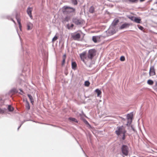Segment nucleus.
<instances>
[{"mask_svg": "<svg viewBox=\"0 0 157 157\" xmlns=\"http://www.w3.org/2000/svg\"><path fill=\"white\" fill-rule=\"evenodd\" d=\"M126 132L127 131L126 130L125 127L123 125L117 127L115 131V133L117 135H123L122 139L123 140H124L125 139V134Z\"/></svg>", "mask_w": 157, "mask_h": 157, "instance_id": "nucleus-1", "label": "nucleus"}, {"mask_svg": "<svg viewBox=\"0 0 157 157\" xmlns=\"http://www.w3.org/2000/svg\"><path fill=\"white\" fill-rule=\"evenodd\" d=\"M62 11L64 14H67L75 12V9L67 6H64L61 9Z\"/></svg>", "mask_w": 157, "mask_h": 157, "instance_id": "nucleus-2", "label": "nucleus"}, {"mask_svg": "<svg viewBox=\"0 0 157 157\" xmlns=\"http://www.w3.org/2000/svg\"><path fill=\"white\" fill-rule=\"evenodd\" d=\"M121 151L124 155L127 156L128 155L129 148L127 146L123 145L121 147Z\"/></svg>", "mask_w": 157, "mask_h": 157, "instance_id": "nucleus-3", "label": "nucleus"}, {"mask_svg": "<svg viewBox=\"0 0 157 157\" xmlns=\"http://www.w3.org/2000/svg\"><path fill=\"white\" fill-rule=\"evenodd\" d=\"M96 54V51L94 49H91L89 50L88 54L87 55V58L92 60L93 57Z\"/></svg>", "mask_w": 157, "mask_h": 157, "instance_id": "nucleus-4", "label": "nucleus"}, {"mask_svg": "<svg viewBox=\"0 0 157 157\" xmlns=\"http://www.w3.org/2000/svg\"><path fill=\"white\" fill-rule=\"evenodd\" d=\"M72 22L75 24L79 25L83 23V21L81 19H79L76 18H73Z\"/></svg>", "mask_w": 157, "mask_h": 157, "instance_id": "nucleus-5", "label": "nucleus"}, {"mask_svg": "<svg viewBox=\"0 0 157 157\" xmlns=\"http://www.w3.org/2000/svg\"><path fill=\"white\" fill-rule=\"evenodd\" d=\"M20 14L19 13H17L16 15V18L17 20V22L19 25V27L20 30H21V19H20Z\"/></svg>", "mask_w": 157, "mask_h": 157, "instance_id": "nucleus-6", "label": "nucleus"}, {"mask_svg": "<svg viewBox=\"0 0 157 157\" xmlns=\"http://www.w3.org/2000/svg\"><path fill=\"white\" fill-rule=\"evenodd\" d=\"M73 39L75 40H78L81 37V35L79 33H75L72 36Z\"/></svg>", "mask_w": 157, "mask_h": 157, "instance_id": "nucleus-7", "label": "nucleus"}, {"mask_svg": "<svg viewBox=\"0 0 157 157\" xmlns=\"http://www.w3.org/2000/svg\"><path fill=\"white\" fill-rule=\"evenodd\" d=\"M149 75L150 76H153L155 75L154 66L151 67L149 71Z\"/></svg>", "mask_w": 157, "mask_h": 157, "instance_id": "nucleus-8", "label": "nucleus"}, {"mask_svg": "<svg viewBox=\"0 0 157 157\" xmlns=\"http://www.w3.org/2000/svg\"><path fill=\"white\" fill-rule=\"evenodd\" d=\"M130 25V24L128 23H125L122 24L120 27V29H122L124 28H128Z\"/></svg>", "mask_w": 157, "mask_h": 157, "instance_id": "nucleus-9", "label": "nucleus"}, {"mask_svg": "<svg viewBox=\"0 0 157 157\" xmlns=\"http://www.w3.org/2000/svg\"><path fill=\"white\" fill-rule=\"evenodd\" d=\"M80 58L84 62L85 59L86 58V53L83 52L80 55Z\"/></svg>", "mask_w": 157, "mask_h": 157, "instance_id": "nucleus-10", "label": "nucleus"}, {"mask_svg": "<svg viewBox=\"0 0 157 157\" xmlns=\"http://www.w3.org/2000/svg\"><path fill=\"white\" fill-rule=\"evenodd\" d=\"M33 10V8H32L29 7L28 8L27 12L28 14L29 15L31 18L32 17V12Z\"/></svg>", "mask_w": 157, "mask_h": 157, "instance_id": "nucleus-11", "label": "nucleus"}, {"mask_svg": "<svg viewBox=\"0 0 157 157\" xmlns=\"http://www.w3.org/2000/svg\"><path fill=\"white\" fill-rule=\"evenodd\" d=\"M27 29L28 30L31 29L33 26V24L30 22H28L27 23Z\"/></svg>", "mask_w": 157, "mask_h": 157, "instance_id": "nucleus-12", "label": "nucleus"}, {"mask_svg": "<svg viewBox=\"0 0 157 157\" xmlns=\"http://www.w3.org/2000/svg\"><path fill=\"white\" fill-rule=\"evenodd\" d=\"M95 92L97 93V96L100 97H101V92L98 89H96L95 90Z\"/></svg>", "mask_w": 157, "mask_h": 157, "instance_id": "nucleus-13", "label": "nucleus"}, {"mask_svg": "<svg viewBox=\"0 0 157 157\" xmlns=\"http://www.w3.org/2000/svg\"><path fill=\"white\" fill-rule=\"evenodd\" d=\"M100 37L98 36H94L92 37V40L95 43H97V40L100 39Z\"/></svg>", "mask_w": 157, "mask_h": 157, "instance_id": "nucleus-14", "label": "nucleus"}, {"mask_svg": "<svg viewBox=\"0 0 157 157\" xmlns=\"http://www.w3.org/2000/svg\"><path fill=\"white\" fill-rule=\"evenodd\" d=\"M72 68L73 69L75 70L77 67V64L75 62H73L71 63Z\"/></svg>", "mask_w": 157, "mask_h": 157, "instance_id": "nucleus-15", "label": "nucleus"}, {"mask_svg": "<svg viewBox=\"0 0 157 157\" xmlns=\"http://www.w3.org/2000/svg\"><path fill=\"white\" fill-rule=\"evenodd\" d=\"M26 103L25 107L26 109L27 110H29L30 109V106L29 102L27 100L26 101Z\"/></svg>", "mask_w": 157, "mask_h": 157, "instance_id": "nucleus-16", "label": "nucleus"}, {"mask_svg": "<svg viewBox=\"0 0 157 157\" xmlns=\"http://www.w3.org/2000/svg\"><path fill=\"white\" fill-rule=\"evenodd\" d=\"M66 58V54H64L63 56V60L62 63V66H63L64 65L65 62V60Z\"/></svg>", "mask_w": 157, "mask_h": 157, "instance_id": "nucleus-17", "label": "nucleus"}, {"mask_svg": "<svg viewBox=\"0 0 157 157\" xmlns=\"http://www.w3.org/2000/svg\"><path fill=\"white\" fill-rule=\"evenodd\" d=\"M28 96L29 98L30 101L32 103V104H33V103L34 102V101L33 98V97L31 95L29 94H28Z\"/></svg>", "mask_w": 157, "mask_h": 157, "instance_id": "nucleus-18", "label": "nucleus"}, {"mask_svg": "<svg viewBox=\"0 0 157 157\" xmlns=\"http://www.w3.org/2000/svg\"><path fill=\"white\" fill-rule=\"evenodd\" d=\"M134 21L135 22L138 23H140L141 22V19L139 18H135L134 20Z\"/></svg>", "mask_w": 157, "mask_h": 157, "instance_id": "nucleus-19", "label": "nucleus"}, {"mask_svg": "<svg viewBox=\"0 0 157 157\" xmlns=\"http://www.w3.org/2000/svg\"><path fill=\"white\" fill-rule=\"evenodd\" d=\"M94 7L92 6H91L90 8L89 12L90 13H94Z\"/></svg>", "mask_w": 157, "mask_h": 157, "instance_id": "nucleus-20", "label": "nucleus"}, {"mask_svg": "<svg viewBox=\"0 0 157 157\" xmlns=\"http://www.w3.org/2000/svg\"><path fill=\"white\" fill-rule=\"evenodd\" d=\"M147 83L150 85H152L154 83V82L151 80H148L147 81Z\"/></svg>", "mask_w": 157, "mask_h": 157, "instance_id": "nucleus-21", "label": "nucleus"}, {"mask_svg": "<svg viewBox=\"0 0 157 157\" xmlns=\"http://www.w3.org/2000/svg\"><path fill=\"white\" fill-rule=\"evenodd\" d=\"M74 26V25L73 24H71L70 26L69 24H68L67 25V27L68 29H70L71 28H73Z\"/></svg>", "mask_w": 157, "mask_h": 157, "instance_id": "nucleus-22", "label": "nucleus"}, {"mask_svg": "<svg viewBox=\"0 0 157 157\" xmlns=\"http://www.w3.org/2000/svg\"><path fill=\"white\" fill-rule=\"evenodd\" d=\"M69 120L71 121H73L75 122H78L77 120L75 118L70 117L69 118Z\"/></svg>", "mask_w": 157, "mask_h": 157, "instance_id": "nucleus-23", "label": "nucleus"}, {"mask_svg": "<svg viewBox=\"0 0 157 157\" xmlns=\"http://www.w3.org/2000/svg\"><path fill=\"white\" fill-rule=\"evenodd\" d=\"M8 109L10 111H12L13 110V108L10 105H9Z\"/></svg>", "mask_w": 157, "mask_h": 157, "instance_id": "nucleus-24", "label": "nucleus"}, {"mask_svg": "<svg viewBox=\"0 0 157 157\" xmlns=\"http://www.w3.org/2000/svg\"><path fill=\"white\" fill-rule=\"evenodd\" d=\"M119 22L118 20H115L113 23V25H115L118 23Z\"/></svg>", "mask_w": 157, "mask_h": 157, "instance_id": "nucleus-25", "label": "nucleus"}, {"mask_svg": "<svg viewBox=\"0 0 157 157\" xmlns=\"http://www.w3.org/2000/svg\"><path fill=\"white\" fill-rule=\"evenodd\" d=\"M72 2L74 5H76L78 4V2L77 0H71Z\"/></svg>", "mask_w": 157, "mask_h": 157, "instance_id": "nucleus-26", "label": "nucleus"}, {"mask_svg": "<svg viewBox=\"0 0 157 157\" xmlns=\"http://www.w3.org/2000/svg\"><path fill=\"white\" fill-rule=\"evenodd\" d=\"M58 39V37L55 36L52 39V42H54Z\"/></svg>", "mask_w": 157, "mask_h": 157, "instance_id": "nucleus-27", "label": "nucleus"}, {"mask_svg": "<svg viewBox=\"0 0 157 157\" xmlns=\"http://www.w3.org/2000/svg\"><path fill=\"white\" fill-rule=\"evenodd\" d=\"M90 83L88 81H86L85 82V85L86 86H88L90 85Z\"/></svg>", "mask_w": 157, "mask_h": 157, "instance_id": "nucleus-28", "label": "nucleus"}, {"mask_svg": "<svg viewBox=\"0 0 157 157\" xmlns=\"http://www.w3.org/2000/svg\"><path fill=\"white\" fill-rule=\"evenodd\" d=\"M128 119L132 120V114H128L127 116Z\"/></svg>", "mask_w": 157, "mask_h": 157, "instance_id": "nucleus-29", "label": "nucleus"}, {"mask_svg": "<svg viewBox=\"0 0 157 157\" xmlns=\"http://www.w3.org/2000/svg\"><path fill=\"white\" fill-rule=\"evenodd\" d=\"M125 59L124 56H121L120 57V60L121 61H123L125 60Z\"/></svg>", "mask_w": 157, "mask_h": 157, "instance_id": "nucleus-30", "label": "nucleus"}, {"mask_svg": "<svg viewBox=\"0 0 157 157\" xmlns=\"http://www.w3.org/2000/svg\"><path fill=\"white\" fill-rule=\"evenodd\" d=\"M138 28H139V29H140L141 30H143L144 29V28L141 26H140V25H138Z\"/></svg>", "mask_w": 157, "mask_h": 157, "instance_id": "nucleus-31", "label": "nucleus"}, {"mask_svg": "<svg viewBox=\"0 0 157 157\" xmlns=\"http://www.w3.org/2000/svg\"><path fill=\"white\" fill-rule=\"evenodd\" d=\"M69 17L67 16L65 18L64 21H69Z\"/></svg>", "mask_w": 157, "mask_h": 157, "instance_id": "nucleus-32", "label": "nucleus"}, {"mask_svg": "<svg viewBox=\"0 0 157 157\" xmlns=\"http://www.w3.org/2000/svg\"><path fill=\"white\" fill-rule=\"evenodd\" d=\"M138 0H128L129 1L132 2L134 3L136 2Z\"/></svg>", "mask_w": 157, "mask_h": 157, "instance_id": "nucleus-33", "label": "nucleus"}, {"mask_svg": "<svg viewBox=\"0 0 157 157\" xmlns=\"http://www.w3.org/2000/svg\"><path fill=\"white\" fill-rule=\"evenodd\" d=\"M84 123L86 124H88L89 125H90L89 123L86 120H84Z\"/></svg>", "mask_w": 157, "mask_h": 157, "instance_id": "nucleus-34", "label": "nucleus"}, {"mask_svg": "<svg viewBox=\"0 0 157 157\" xmlns=\"http://www.w3.org/2000/svg\"><path fill=\"white\" fill-rule=\"evenodd\" d=\"M155 90L157 91V82L156 83Z\"/></svg>", "mask_w": 157, "mask_h": 157, "instance_id": "nucleus-35", "label": "nucleus"}, {"mask_svg": "<svg viewBox=\"0 0 157 157\" xmlns=\"http://www.w3.org/2000/svg\"><path fill=\"white\" fill-rule=\"evenodd\" d=\"M133 17H132L131 18H130V19L131 20H132V21H134V20H133Z\"/></svg>", "mask_w": 157, "mask_h": 157, "instance_id": "nucleus-36", "label": "nucleus"}, {"mask_svg": "<svg viewBox=\"0 0 157 157\" xmlns=\"http://www.w3.org/2000/svg\"><path fill=\"white\" fill-rule=\"evenodd\" d=\"M140 2H143V1H144L145 0H140Z\"/></svg>", "mask_w": 157, "mask_h": 157, "instance_id": "nucleus-37", "label": "nucleus"}, {"mask_svg": "<svg viewBox=\"0 0 157 157\" xmlns=\"http://www.w3.org/2000/svg\"><path fill=\"white\" fill-rule=\"evenodd\" d=\"M13 21L14 23H15V21L13 20Z\"/></svg>", "mask_w": 157, "mask_h": 157, "instance_id": "nucleus-38", "label": "nucleus"}, {"mask_svg": "<svg viewBox=\"0 0 157 157\" xmlns=\"http://www.w3.org/2000/svg\"><path fill=\"white\" fill-rule=\"evenodd\" d=\"M1 110H0V113H1Z\"/></svg>", "mask_w": 157, "mask_h": 157, "instance_id": "nucleus-39", "label": "nucleus"}]
</instances>
